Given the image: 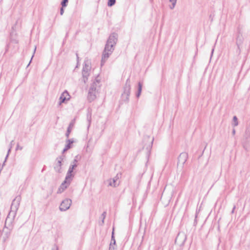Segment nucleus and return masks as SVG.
Returning a JSON list of instances; mask_svg holds the SVG:
<instances>
[{"label": "nucleus", "mask_w": 250, "mask_h": 250, "mask_svg": "<svg viewBox=\"0 0 250 250\" xmlns=\"http://www.w3.org/2000/svg\"><path fill=\"white\" fill-rule=\"evenodd\" d=\"M118 35L117 34L113 33L109 36L103 53L101 65L104 64L109 56L112 53L114 50V47L116 45Z\"/></svg>", "instance_id": "f257e3e1"}, {"label": "nucleus", "mask_w": 250, "mask_h": 250, "mask_svg": "<svg viewBox=\"0 0 250 250\" xmlns=\"http://www.w3.org/2000/svg\"><path fill=\"white\" fill-rule=\"evenodd\" d=\"M100 81L96 78L92 83L88 94V99L89 101L91 102L96 99L100 87Z\"/></svg>", "instance_id": "f03ea898"}, {"label": "nucleus", "mask_w": 250, "mask_h": 250, "mask_svg": "<svg viewBox=\"0 0 250 250\" xmlns=\"http://www.w3.org/2000/svg\"><path fill=\"white\" fill-rule=\"evenodd\" d=\"M91 61L88 58H85L82 70L83 80L86 83L91 72Z\"/></svg>", "instance_id": "7ed1b4c3"}, {"label": "nucleus", "mask_w": 250, "mask_h": 250, "mask_svg": "<svg viewBox=\"0 0 250 250\" xmlns=\"http://www.w3.org/2000/svg\"><path fill=\"white\" fill-rule=\"evenodd\" d=\"M21 200V198L20 196H17L13 200L11 206V210L6 218V221L10 219L11 216L13 218H14L16 216L17 211L20 206Z\"/></svg>", "instance_id": "20e7f679"}, {"label": "nucleus", "mask_w": 250, "mask_h": 250, "mask_svg": "<svg viewBox=\"0 0 250 250\" xmlns=\"http://www.w3.org/2000/svg\"><path fill=\"white\" fill-rule=\"evenodd\" d=\"M130 93V82L129 79H127L124 87V92L122 94V100L125 102L129 101V97Z\"/></svg>", "instance_id": "39448f33"}, {"label": "nucleus", "mask_w": 250, "mask_h": 250, "mask_svg": "<svg viewBox=\"0 0 250 250\" xmlns=\"http://www.w3.org/2000/svg\"><path fill=\"white\" fill-rule=\"evenodd\" d=\"M64 157V156H61L58 157L56 160L54 168L55 171L57 173H61L62 172V165Z\"/></svg>", "instance_id": "423d86ee"}, {"label": "nucleus", "mask_w": 250, "mask_h": 250, "mask_svg": "<svg viewBox=\"0 0 250 250\" xmlns=\"http://www.w3.org/2000/svg\"><path fill=\"white\" fill-rule=\"evenodd\" d=\"M248 142H250V127L246 129L242 142L243 147L246 150L248 148Z\"/></svg>", "instance_id": "0eeeda50"}, {"label": "nucleus", "mask_w": 250, "mask_h": 250, "mask_svg": "<svg viewBox=\"0 0 250 250\" xmlns=\"http://www.w3.org/2000/svg\"><path fill=\"white\" fill-rule=\"evenodd\" d=\"M72 203L71 200L66 199L62 201L60 206V209L61 211H66L69 208Z\"/></svg>", "instance_id": "6e6552de"}, {"label": "nucleus", "mask_w": 250, "mask_h": 250, "mask_svg": "<svg viewBox=\"0 0 250 250\" xmlns=\"http://www.w3.org/2000/svg\"><path fill=\"white\" fill-rule=\"evenodd\" d=\"M72 180L70 179L67 180L66 177H65V180L60 186L58 190L57 193H61L62 192L69 186Z\"/></svg>", "instance_id": "1a4fd4ad"}, {"label": "nucleus", "mask_w": 250, "mask_h": 250, "mask_svg": "<svg viewBox=\"0 0 250 250\" xmlns=\"http://www.w3.org/2000/svg\"><path fill=\"white\" fill-rule=\"evenodd\" d=\"M186 240V235L184 233H179L175 239V243L180 246L184 245Z\"/></svg>", "instance_id": "9d476101"}, {"label": "nucleus", "mask_w": 250, "mask_h": 250, "mask_svg": "<svg viewBox=\"0 0 250 250\" xmlns=\"http://www.w3.org/2000/svg\"><path fill=\"white\" fill-rule=\"evenodd\" d=\"M120 174H117L115 177L108 180V186L116 187L119 185Z\"/></svg>", "instance_id": "9b49d317"}, {"label": "nucleus", "mask_w": 250, "mask_h": 250, "mask_svg": "<svg viewBox=\"0 0 250 250\" xmlns=\"http://www.w3.org/2000/svg\"><path fill=\"white\" fill-rule=\"evenodd\" d=\"M70 99V95L68 92L65 90L61 95L59 98V105L64 103L65 101L69 100Z\"/></svg>", "instance_id": "f8f14e48"}, {"label": "nucleus", "mask_w": 250, "mask_h": 250, "mask_svg": "<svg viewBox=\"0 0 250 250\" xmlns=\"http://www.w3.org/2000/svg\"><path fill=\"white\" fill-rule=\"evenodd\" d=\"M77 167V164H71L67 172L66 175L65 176L66 177L67 180L69 179L72 180V177L74 176L73 174H72V172L73 171L74 169Z\"/></svg>", "instance_id": "ddd939ff"}, {"label": "nucleus", "mask_w": 250, "mask_h": 250, "mask_svg": "<svg viewBox=\"0 0 250 250\" xmlns=\"http://www.w3.org/2000/svg\"><path fill=\"white\" fill-rule=\"evenodd\" d=\"M188 158V155L187 153H181L178 158V164L184 165L187 161Z\"/></svg>", "instance_id": "4468645a"}, {"label": "nucleus", "mask_w": 250, "mask_h": 250, "mask_svg": "<svg viewBox=\"0 0 250 250\" xmlns=\"http://www.w3.org/2000/svg\"><path fill=\"white\" fill-rule=\"evenodd\" d=\"M244 38L243 37L242 34L240 32H238L236 41V43L237 45L238 48H240V46L241 45L243 42Z\"/></svg>", "instance_id": "2eb2a0df"}, {"label": "nucleus", "mask_w": 250, "mask_h": 250, "mask_svg": "<svg viewBox=\"0 0 250 250\" xmlns=\"http://www.w3.org/2000/svg\"><path fill=\"white\" fill-rule=\"evenodd\" d=\"M75 124V120H73L71 122V123L69 124V126L67 128V132L66 133V136L67 138L69 137V135L71 131V129L74 127Z\"/></svg>", "instance_id": "dca6fc26"}, {"label": "nucleus", "mask_w": 250, "mask_h": 250, "mask_svg": "<svg viewBox=\"0 0 250 250\" xmlns=\"http://www.w3.org/2000/svg\"><path fill=\"white\" fill-rule=\"evenodd\" d=\"M67 144L65 146V147L64 148L62 152L64 153L65 151H67L68 149H69L71 147V145L73 143V141H71V140H68L67 141Z\"/></svg>", "instance_id": "f3484780"}, {"label": "nucleus", "mask_w": 250, "mask_h": 250, "mask_svg": "<svg viewBox=\"0 0 250 250\" xmlns=\"http://www.w3.org/2000/svg\"><path fill=\"white\" fill-rule=\"evenodd\" d=\"M169 2L171 3V5L169 6L171 9H173L175 6L177 0H169Z\"/></svg>", "instance_id": "a211bd4d"}, {"label": "nucleus", "mask_w": 250, "mask_h": 250, "mask_svg": "<svg viewBox=\"0 0 250 250\" xmlns=\"http://www.w3.org/2000/svg\"><path fill=\"white\" fill-rule=\"evenodd\" d=\"M13 142H14V141H12L10 142V145H9V149H8V153H7V155H6V156L5 161L6 160V159L7 158V157H8V155H9V153H10V151H11V148H12V146H13Z\"/></svg>", "instance_id": "6ab92c4d"}, {"label": "nucleus", "mask_w": 250, "mask_h": 250, "mask_svg": "<svg viewBox=\"0 0 250 250\" xmlns=\"http://www.w3.org/2000/svg\"><path fill=\"white\" fill-rule=\"evenodd\" d=\"M116 0H108L107 5L108 6H112L115 4Z\"/></svg>", "instance_id": "aec40b11"}, {"label": "nucleus", "mask_w": 250, "mask_h": 250, "mask_svg": "<svg viewBox=\"0 0 250 250\" xmlns=\"http://www.w3.org/2000/svg\"><path fill=\"white\" fill-rule=\"evenodd\" d=\"M233 125L234 126H236L237 125H238V121H237V118L236 116H234L233 118Z\"/></svg>", "instance_id": "412c9836"}, {"label": "nucleus", "mask_w": 250, "mask_h": 250, "mask_svg": "<svg viewBox=\"0 0 250 250\" xmlns=\"http://www.w3.org/2000/svg\"><path fill=\"white\" fill-rule=\"evenodd\" d=\"M113 235H114V229H113V231H112V233L111 243H112V245H115L116 241H115V239L114 238Z\"/></svg>", "instance_id": "4be33fe9"}, {"label": "nucleus", "mask_w": 250, "mask_h": 250, "mask_svg": "<svg viewBox=\"0 0 250 250\" xmlns=\"http://www.w3.org/2000/svg\"><path fill=\"white\" fill-rule=\"evenodd\" d=\"M87 120L88 123V128L90 126V125L91 121V114H87Z\"/></svg>", "instance_id": "5701e85b"}, {"label": "nucleus", "mask_w": 250, "mask_h": 250, "mask_svg": "<svg viewBox=\"0 0 250 250\" xmlns=\"http://www.w3.org/2000/svg\"><path fill=\"white\" fill-rule=\"evenodd\" d=\"M105 216H106V212H104L102 215H101V218H102V224L101 225H103L104 224V220L105 218Z\"/></svg>", "instance_id": "b1692460"}, {"label": "nucleus", "mask_w": 250, "mask_h": 250, "mask_svg": "<svg viewBox=\"0 0 250 250\" xmlns=\"http://www.w3.org/2000/svg\"><path fill=\"white\" fill-rule=\"evenodd\" d=\"M142 84L139 82L138 83V92L139 93H141V91H142Z\"/></svg>", "instance_id": "393cba45"}, {"label": "nucleus", "mask_w": 250, "mask_h": 250, "mask_svg": "<svg viewBox=\"0 0 250 250\" xmlns=\"http://www.w3.org/2000/svg\"><path fill=\"white\" fill-rule=\"evenodd\" d=\"M68 0H63L61 2L62 7H65L66 6V3L68 2Z\"/></svg>", "instance_id": "a878e982"}, {"label": "nucleus", "mask_w": 250, "mask_h": 250, "mask_svg": "<svg viewBox=\"0 0 250 250\" xmlns=\"http://www.w3.org/2000/svg\"><path fill=\"white\" fill-rule=\"evenodd\" d=\"M109 250H115V245H112V243H110Z\"/></svg>", "instance_id": "bb28decb"}, {"label": "nucleus", "mask_w": 250, "mask_h": 250, "mask_svg": "<svg viewBox=\"0 0 250 250\" xmlns=\"http://www.w3.org/2000/svg\"><path fill=\"white\" fill-rule=\"evenodd\" d=\"M36 46H35V48H34V53H33V54H35V51H36ZM33 56H34V55H32V58H31V60H30V61L29 63H28V64L27 65V67L29 65V64H30V62H31V60H32V58H33Z\"/></svg>", "instance_id": "cd10ccee"}, {"label": "nucleus", "mask_w": 250, "mask_h": 250, "mask_svg": "<svg viewBox=\"0 0 250 250\" xmlns=\"http://www.w3.org/2000/svg\"><path fill=\"white\" fill-rule=\"evenodd\" d=\"M18 149H20V150L22 149V147L20 146L19 144L17 145V147H16V150H18Z\"/></svg>", "instance_id": "c85d7f7f"}, {"label": "nucleus", "mask_w": 250, "mask_h": 250, "mask_svg": "<svg viewBox=\"0 0 250 250\" xmlns=\"http://www.w3.org/2000/svg\"><path fill=\"white\" fill-rule=\"evenodd\" d=\"M59 250V249H58V247L56 245H54L52 248V250Z\"/></svg>", "instance_id": "c756f323"}, {"label": "nucleus", "mask_w": 250, "mask_h": 250, "mask_svg": "<svg viewBox=\"0 0 250 250\" xmlns=\"http://www.w3.org/2000/svg\"><path fill=\"white\" fill-rule=\"evenodd\" d=\"M63 13H64V10H63V7H62L60 10V14L61 15H63Z\"/></svg>", "instance_id": "7c9ffc66"}, {"label": "nucleus", "mask_w": 250, "mask_h": 250, "mask_svg": "<svg viewBox=\"0 0 250 250\" xmlns=\"http://www.w3.org/2000/svg\"><path fill=\"white\" fill-rule=\"evenodd\" d=\"M171 199V195H170V196H169V197H168V200H167V204L169 203V202H170V201Z\"/></svg>", "instance_id": "2f4dec72"}, {"label": "nucleus", "mask_w": 250, "mask_h": 250, "mask_svg": "<svg viewBox=\"0 0 250 250\" xmlns=\"http://www.w3.org/2000/svg\"><path fill=\"white\" fill-rule=\"evenodd\" d=\"M77 160L76 159H74L72 163V164H77Z\"/></svg>", "instance_id": "473e14b6"}, {"label": "nucleus", "mask_w": 250, "mask_h": 250, "mask_svg": "<svg viewBox=\"0 0 250 250\" xmlns=\"http://www.w3.org/2000/svg\"><path fill=\"white\" fill-rule=\"evenodd\" d=\"M141 95V93H139V92H137V94H136V96L137 97H139V96H140Z\"/></svg>", "instance_id": "72a5a7b5"}, {"label": "nucleus", "mask_w": 250, "mask_h": 250, "mask_svg": "<svg viewBox=\"0 0 250 250\" xmlns=\"http://www.w3.org/2000/svg\"><path fill=\"white\" fill-rule=\"evenodd\" d=\"M232 134H233V135H235V130L234 129H233L232 130Z\"/></svg>", "instance_id": "f704fd0d"}, {"label": "nucleus", "mask_w": 250, "mask_h": 250, "mask_svg": "<svg viewBox=\"0 0 250 250\" xmlns=\"http://www.w3.org/2000/svg\"><path fill=\"white\" fill-rule=\"evenodd\" d=\"M164 197H165V193H163L161 199L163 200V198H164Z\"/></svg>", "instance_id": "c9c22d12"}, {"label": "nucleus", "mask_w": 250, "mask_h": 250, "mask_svg": "<svg viewBox=\"0 0 250 250\" xmlns=\"http://www.w3.org/2000/svg\"><path fill=\"white\" fill-rule=\"evenodd\" d=\"M235 206H234V207L233 208V209L232 210V211H231L232 213H233L234 212V210L235 209Z\"/></svg>", "instance_id": "e433bc0d"}, {"label": "nucleus", "mask_w": 250, "mask_h": 250, "mask_svg": "<svg viewBox=\"0 0 250 250\" xmlns=\"http://www.w3.org/2000/svg\"><path fill=\"white\" fill-rule=\"evenodd\" d=\"M213 51H214V49H213L212 50L211 54H213Z\"/></svg>", "instance_id": "4c0bfd02"}]
</instances>
